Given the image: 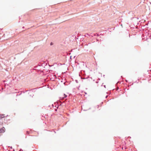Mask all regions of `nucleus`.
Listing matches in <instances>:
<instances>
[{"label": "nucleus", "instance_id": "f03ea898", "mask_svg": "<svg viewBox=\"0 0 151 151\" xmlns=\"http://www.w3.org/2000/svg\"><path fill=\"white\" fill-rule=\"evenodd\" d=\"M5 128L3 127L0 129V133H3L5 132Z\"/></svg>", "mask_w": 151, "mask_h": 151}, {"label": "nucleus", "instance_id": "7ed1b4c3", "mask_svg": "<svg viewBox=\"0 0 151 151\" xmlns=\"http://www.w3.org/2000/svg\"><path fill=\"white\" fill-rule=\"evenodd\" d=\"M5 117L4 114H1L0 115V119L4 118Z\"/></svg>", "mask_w": 151, "mask_h": 151}, {"label": "nucleus", "instance_id": "f257e3e1", "mask_svg": "<svg viewBox=\"0 0 151 151\" xmlns=\"http://www.w3.org/2000/svg\"><path fill=\"white\" fill-rule=\"evenodd\" d=\"M67 96L65 94L61 95H60V98L62 99H63L64 98L66 97Z\"/></svg>", "mask_w": 151, "mask_h": 151}]
</instances>
